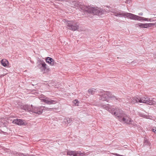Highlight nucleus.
Segmentation results:
<instances>
[{"mask_svg": "<svg viewBox=\"0 0 156 156\" xmlns=\"http://www.w3.org/2000/svg\"><path fill=\"white\" fill-rule=\"evenodd\" d=\"M19 156H30V155H29L27 154H24L22 153H20L19 154Z\"/></svg>", "mask_w": 156, "mask_h": 156, "instance_id": "obj_25", "label": "nucleus"}, {"mask_svg": "<svg viewBox=\"0 0 156 156\" xmlns=\"http://www.w3.org/2000/svg\"><path fill=\"white\" fill-rule=\"evenodd\" d=\"M41 97H40V100L41 102H43L45 103L48 105L55 104L57 103L56 101L52 100L50 98H45L40 99L41 98H42V96L41 95Z\"/></svg>", "mask_w": 156, "mask_h": 156, "instance_id": "obj_6", "label": "nucleus"}, {"mask_svg": "<svg viewBox=\"0 0 156 156\" xmlns=\"http://www.w3.org/2000/svg\"><path fill=\"white\" fill-rule=\"evenodd\" d=\"M127 146L126 145H125L123 147H122V148H121V149L122 150H124L125 148H127Z\"/></svg>", "mask_w": 156, "mask_h": 156, "instance_id": "obj_31", "label": "nucleus"}, {"mask_svg": "<svg viewBox=\"0 0 156 156\" xmlns=\"http://www.w3.org/2000/svg\"><path fill=\"white\" fill-rule=\"evenodd\" d=\"M102 107L108 110L116 118L118 119L120 121L126 123L127 124H132V122L133 121L131 120V119L124 114L121 109L118 108H115V109L112 108V107H109L108 105V106L103 105Z\"/></svg>", "mask_w": 156, "mask_h": 156, "instance_id": "obj_1", "label": "nucleus"}, {"mask_svg": "<svg viewBox=\"0 0 156 156\" xmlns=\"http://www.w3.org/2000/svg\"><path fill=\"white\" fill-rule=\"evenodd\" d=\"M73 104H74L75 105H78L77 104L78 103H79V102L78 101V100H77L75 99L73 101Z\"/></svg>", "mask_w": 156, "mask_h": 156, "instance_id": "obj_27", "label": "nucleus"}, {"mask_svg": "<svg viewBox=\"0 0 156 156\" xmlns=\"http://www.w3.org/2000/svg\"><path fill=\"white\" fill-rule=\"evenodd\" d=\"M112 12L113 13V15L115 16L119 17H123L124 12H122V13L118 11L117 10H114Z\"/></svg>", "mask_w": 156, "mask_h": 156, "instance_id": "obj_10", "label": "nucleus"}, {"mask_svg": "<svg viewBox=\"0 0 156 156\" xmlns=\"http://www.w3.org/2000/svg\"><path fill=\"white\" fill-rule=\"evenodd\" d=\"M24 109L25 110H27L28 111H31L32 110L33 108V106L32 105L30 106L28 105H26L23 106Z\"/></svg>", "mask_w": 156, "mask_h": 156, "instance_id": "obj_16", "label": "nucleus"}, {"mask_svg": "<svg viewBox=\"0 0 156 156\" xmlns=\"http://www.w3.org/2000/svg\"><path fill=\"white\" fill-rule=\"evenodd\" d=\"M133 125L134 126H135L136 125V124H133Z\"/></svg>", "mask_w": 156, "mask_h": 156, "instance_id": "obj_38", "label": "nucleus"}, {"mask_svg": "<svg viewBox=\"0 0 156 156\" xmlns=\"http://www.w3.org/2000/svg\"><path fill=\"white\" fill-rule=\"evenodd\" d=\"M38 110L39 108H38L33 107V108L31 112L37 114H39L38 112H39V111Z\"/></svg>", "mask_w": 156, "mask_h": 156, "instance_id": "obj_20", "label": "nucleus"}, {"mask_svg": "<svg viewBox=\"0 0 156 156\" xmlns=\"http://www.w3.org/2000/svg\"><path fill=\"white\" fill-rule=\"evenodd\" d=\"M140 98L136 97H133L131 99V103L132 104H134L135 103L140 102Z\"/></svg>", "mask_w": 156, "mask_h": 156, "instance_id": "obj_14", "label": "nucleus"}, {"mask_svg": "<svg viewBox=\"0 0 156 156\" xmlns=\"http://www.w3.org/2000/svg\"><path fill=\"white\" fill-rule=\"evenodd\" d=\"M140 103H144L147 104L149 105H152L154 104V101L146 96L142 97L140 98Z\"/></svg>", "mask_w": 156, "mask_h": 156, "instance_id": "obj_5", "label": "nucleus"}, {"mask_svg": "<svg viewBox=\"0 0 156 156\" xmlns=\"http://www.w3.org/2000/svg\"><path fill=\"white\" fill-rule=\"evenodd\" d=\"M72 3L73 5L75 7L80 8L84 12L92 14L94 15H97L99 16H102L104 14H105L106 12L105 11L102 9L99 10L95 7L90 6L85 7V6L82 5L78 1H72Z\"/></svg>", "mask_w": 156, "mask_h": 156, "instance_id": "obj_2", "label": "nucleus"}, {"mask_svg": "<svg viewBox=\"0 0 156 156\" xmlns=\"http://www.w3.org/2000/svg\"><path fill=\"white\" fill-rule=\"evenodd\" d=\"M156 18V17H154V18Z\"/></svg>", "mask_w": 156, "mask_h": 156, "instance_id": "obj_39", "label": "nucleus"}, {"mask_svg": "<svg viewBox=\"0 0 156 156\" xmlns=\"http://www.w3.org/2000/svg\"><path fill=\"white\" fill-rule=\"evenodd\" d=\"M144 143L145 145L148 144V141L147 139H145L144 141Z\"/></svg>", "mask_w": 156, "mask_h": 156, "instance_id": "obj_28", "label": "nucleus"}, {"mask_svg": "<svg viewBox=\"0 0 156 156\" xmlns=\"http://www.w3.org/2000/svg\"><path fill=\"white\" fill-rule=\"evenodd\" d=\"M47 109H48V110H51L53 108H48Z\"/></svg>", "mask_w": 156, "mask_h": 156, "instance_id": "obj_35", "label": "nucleus"}, {"mask_svg": "<svg viewBox=\"0 0 156 156\" xmlns=\"http://www.w3.org/2000/svg\"><path fill=\"white\" fill-rule=\"evenodd\" d=\"M154 58H156V54L154 55Z\"/></svg>", "mask_w": 156, "mask_h": 156, "instance_id": "obj_36", "label": "nucleus"}, {"mask_svg": "<svg viewBox=\"0 0 156 156\" xmlns=\"http://www.w3.org/2000/svg\"><path fill=\"white\" fill-rule=\"evenodd\" d=\"M41 63H40V65L41 64V66L40 68L41 71L43 72L44 73H47L50 71V69L47 67L46 64H45L44 62H41Z\"/></svg>", "mask_w": 156, "mask_h": 156, "instance_id": "obj_7", "label": "nucleus"}, {"mask_svg": "<svg viewBox=\"0 0 156 156\" xmlns=\"http://www.w3.org/2000/svg\"><path fill=\"white\" fill-rule=\"evenodd\" d=\"M88 92L89 93L91 94H93L96 92H97L96 91V89L94 88H91L89 89Z\"/></svg>", "mask_w": 156, "mask_h": 156, "instance_id": "obj_19", "label": "nucleus"}, {"mask_svg": "<svg viewBox=\"0 0 156 156\" xmlns=\"http://www.w3.org/2000/svg\"><path fill=\"white\" fill-rule=\"evenodd\" d=\"M78 153L76 154V156H83L84 154L83 153H82L80 151H76Z\"/></svg>", "mask_w": 156, "mask_h": 156, "instance_id": "obj_24", "label": "nucleus"}, {"mask_svg": "<svg viewBox=\"0 0 156 156\" xmlns=\"http://www.w3.org/2000/svg\"><path fill=\"white\" fill-rule=\"evenodd\" d=\"M135 17L134 20H137L138 21L143 20L144 21H148V18H145L135 15Z\"/></svg>", "mask_w": 156, "mask_h": 156, "instance_id": "obj_11", "label": "nucleus"}, {"mask_svg": "<svg viewBox=\"0 0 156 156\" xmlns=\"http://www.w3.org/2000/svg\"><path fill=\"white\" fill-rule=\"evenodd\" d=\"M154 20H153L152 18L151 19H148V21H150V22H152L154 21Z\"/></svg>", "mask_w": 156, "mask_h": 156, "instance_id": "obj_33", "label": "nucleus"}, {"mask_svg": "<svg viewBox=\"0 0 156 156\" xmlns=\"http://www.w3.org/2000/svg\"><path fill=\"white\" fill-rule=\"evenodd\" d=\"M146 24L147 28L148 27H151L155 25V24H156V22L155 23H146Z\"/></svg>", "mask_w": 156, "mask_h": 156, "instance_id": "obj_21", "label": "nucleus"}, {"mask_svg": "<svg viewBox=\"0 0 156 156\" xmlns=\"http://www.w3.org/2000/svg\"><path fill=\"white\" fill-rule=\"evenodd\" d=\"M98 94L100 96L99 99L103 101H107L109 98L110 92L109 91H105L102 90L98 92Z\"/></svg>", "mask_w": 156, "mask_h": 156, "instance_id": "obj_3", "label": "nucleus"}, {"mask_svg": "<svg viewBox=\"0 0 156 156\" xmlns=\"http://www.w3.org/2000/svg\"><path fill=\"white\" fill-rule=\"evenodd\" d=\"M78 153L76 151H67V155H73L74 156H76V154Z\"/></svg>", "mask_w": 156, "mask_h": 156, "instance_id": "obj_18", "label": "nucleus"}, {"mask_svg": "<svg viewBox=\"0 0 156 156\" xmlns=\"http://www.w3.org/2000/svg\"><path fill=\"white\" fill-rule=\"evenodd\" d=\"M44 107H40V114H41L43 112V111L44 110Z\"/></svg>", "mask_w": 156, "mask_h": 156, "instance_id": "obj_26", "label": "nucleus"}, {"mask_svg": "<svg viewBox=\"0 0 156 156\" xmlns=\"http://www.w3.org/2000/svg\"><path fill=\"white\" fill-rule=\"evenodd\" d=\"M1 64L4 67H6L7 66L9 65V62L6 59H2L1 60Z\"/></svg>", "mask_w": 156, "mask_h": 156, "instance_id": "obj_13", "label": "nucleus"}, {"mask_svg": "<svg viewBox=\"0 0 156 156\" xmlns=\"http://www.w3.org/2000/svg\"><path fill=\"white\" fill-rule=\"evenodd\" d=\"M143 14V13L140 12L138 14V15L140 16H142Z\"/></svg>", "mask_w": 156, "mask_h": 156, "instance_id": "obj_34", "label": "nucleus"}, {"mask_svg": "<svg viewBox=\"0 0 156 156\" xmlns=\"http://www.w3.org/2000/svg\"><path fill=\"white\" fill-rule=\"evenodd\" d=\"M66 121V122L68 123H69L73 121L72 119L69 118H66L65 119Z\"/></svg>", "mask_w": 156, "mask_h": 156, "instance_id": "obj_22", "label": "nucleus"}, {"mask_svg": "<svg viewBox=\"0 0 156 156\" xmlns=\"http://www.w3.org/2000/svg\"><path fill=\"white\" fill-rule=\"evenodd\" d=\"M136 27H139L140 28H147L146 23L145 24L137 23L136 24Z\"/></svg>", "mask_w": 156, "mask_h": 156, "instance_id": "obj_17", "label": "nucleus"}, {"mask_svg": "<svg viewBox=\"0 0 156 156\" xmlns=\"http://www.w3.org/2000/svg\"><path fill=\"white\" fill-rule=\"evenodd\" d=\"M123 17L125 18H127L131 20H134L135 15L127 12H124Z\"/></svg>", "mask_w": 156, "mask_h": 156, "instance_id": "obj_8", "label": "nucleus"}, {"mask_svg": "<svg viewBox=\"0 0 156 156\" xmlns=\"http://www.w3.org/2000/svg\"><path fill=\"white\" fill-rule=\"evenodd\" d=\"M68 28L70 30L75 31L78 27V25L75 21H68L67 23Z\"/></svg>", "mask_w": 156, "mask_h": 156, "instance_id": "obj_4", "label": "nucleus"}, {"mask_svg": "<svg viewBox=\"0 0 156 156\" xmlns=\"http://www.w3.org/2000/svg\"><path fill=\"white\" fill-rule=\"evenodd\" d=\"M5 133H6V132L3 131L1 130H0V133H3L4 134H5Z\"/></svg>", "mask_w": 156, "mask_h": 156, "instance_id": "obj_32", "label": "nucleus"}, {"mask_svg": "<svg viewBox=\"0 0 156 156\" xmlns=\"http://www.w3.org/2000/svg\"><path fill=\"white\" fill-rule=\"evenodd\" d=\"M109 98H111L112 100H114L115 101L116 100H118L120 102L122 101L121 99L119 98H117L115 96L112 95L111 93L110 97H109Z\"/></svg>", "mask_w": 156, "mask_h": 156, "instance_id": "obj_15", "label": "nucleus"}, {"mask_svg": "<svg viewBox=\"0 0 156 156\" xmlns=\"http://www.w3.org/2000/svg\"><path fill=\"white\" fill-rule=\"evenodd\" d=\"M141 116L144 118H146L147 119H151V117L149 115H143V116Z\"/></svg>", "mask_w": 156, "mask_h": 156, "instance_id": "obj_23", "label": "nucleus"}, {"mask_svg": "<svg viewBox=\"0 0 156 156\" xmlns=\"http://www.w3.org/2000/svg\"><path fill=\"white\" fill-rule=\"evenodd\" d=\"M152 131L156 133V127H154L152 129Z\"/></svg>", "mask_w": 156, "mask_h": 156, "instance_id": "obj_29", "label": "nucleus"}, {"mask_svg": "<svg viewBox=\"0 0 156 156\" xmlns=\"http://www.w3.org/2000/svg\"><path fill=\"white\" fill-rule=\"evenodd\" d=\"M112 154H113L114 155L116 156H124L123 155H120L118 154L115 153H112Z\"/></svg>", "mask_w": 156, "mask_h": 156, "instance_id": "obj_30", "label": "nucleus"}, {"mask_svg": "<svg viewBox=\"0 0 156 156\" xmlns=\"http://www.w3.org/2000/svg\"><path fill=\"white\" fill-rule=\"evenodd\" d=\"M143 115H144L143 114H140V116L142 117L141 116H143Z\"/></svg>", "mask_w": 156, "mask_h": 156, "instance_id": "obj_37", "label": "nucleus"}, {"mask_svg": "<svg viewBox=\"0 0 156 156\" xmlns=\"http://www.w3.org/2000/svg\"><path fill=\"white\" fill-rule=\"evenodd\" d=\"M46 62L52 66L54 64V60L52 58L50 57H47L45 59Z\"/></svg>", "mask_w": 156, "mask_h": 156, "instance_id": "obj_12", "label": "nucleus"}, {"mask_svg": "<svg viewBox=\"0 0 156 156\" xmlns=\"http://www.w3.org/2000/svg\"><path fill=\"white\" fill-rule=\"evenodd\" d=\"M12 123L18 125H25V123L23 122V120L20 119H14L12 121Z\"/></svg>", "mask_w": 156, "mask_h": 156, "instance_id": "obj_9", "label": "nucleus"}]
</instances>
